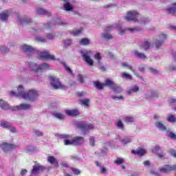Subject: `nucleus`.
<instances>
[{"label": "nucleus", "instance_id": "nucleus-1", "mask_svg": "<svg viewBox=\"0 0 176 176\" xmlns=\"http://www.w3.org/2000/svg\"><path fill=\"white\" fill-rule=\"evenodd\" d=\"M10 95L23 98V100H28L32 102V101H35L38 98V91L32 89L29 90L28 92H25V91H24V87H23V85H19L17 89V93L11 91Z\"/></svg>", "mask_w": 176, "mask_h": 176}, {"label": "nucleus", "instance_id": "nucleus-2", "mask_svg": "<svg viewBox=\"0 0 176 176\" xmlns=\"http://www.w3.org/2000/svg\"><path fill=\"white\" fill-rule=\"evenodd\" d=\"M51 86L56 90L60 89L61 90H67V87L61 83L60 79L54 76H49Z\"/></svg>", "mask_w": 176, "mask_h": 176}, {"label": "nucleus", "instance_id": "nucleus-3", "mask_svg": "<svg viewBox=\"0 0 176 176\" xmlns=\"http://www.w3.org/2000/svg\"><path fill=\"white\" fill-rule=\"evenodd\" d=\"M29 67L32 71H34L35 72L38 71H42L43 69H49L50 65L47 63H43L41 65H38L36 63H34L33 62H30L29 63Z\"/></svg>", "mask_w": 176, "mask_h": 176}, {"label": "nucleus", "instance_id": "nucleus-4", "mask_svg": "<svg viewBox=\"0 0 176 176\" xmlns=\"http://www.w3.org/2000/svg\"><path fill=\"white\" fill-rule=\"evenodd\" d=\"M81 53H82V57L83 61L87 63V64H88V65H89L90 67H92V65H94V61H93V59L90 58V56H91L93 53L91 51H87L85 52H81Z\"/></svg>", "mask_w": 176, "mask_h": 176}, {"label": "nucleus", "instance_id": "nucleus-5", "mask_svg": "<svg viewBox=\"0 0 176 176\" xmlns=\"http://www.w3.org/2000/svg\"><path fill=\"white\" fill-rule=\"evenodd\" d=\"M0 146L2 148L4 152H8V151H13L17 148H19L18 145L9 144L6 142H4L0 144Z\"/></svg>", "mask_w": 176, "mask_h": 176}, {"label": "nucleus", "instance_id": "nucleus-6", "mask_svg": "<svg viewBox=\"0 0 176 176\" xmlns=\"http://www.w3.org/2000/svg\"><path fill=\"white\" fill-rule=\"evenodd\" d=\"M107 85L109 87H111L114 93L119 94L122 91V88H120V87H119L118 85L115 84V82L109 78H107Z\"/></svg>", "mask_w": 176, "mask_h": 176}, {"label": "nucleus", "instance_id": "nucleus-7", "mask_svg": "<svg viewBox=\"0 0 176 176\" xmlns=\"http://www.w3.org/2000/svg\"><path fill=\"white\" fill-rule=\"evenodd\" d=\"M76 126L78 129H80V130L85 132L89 131V130H93V129H94V125H93L92 124H87L84 122H78L76 124Z\"/></svg>", "mask_w": 176, "mask_h": 176}, {"label": "nucleus", "instance_id": "nucleus-8", "mask_svg": "<svg viewBox=\"0 0 176 176\" xmlns=\"http://www.w3.org/2000/svg\"><path fill=\"white\" fill-rule=\"evenodd\" d=\"M137 16H138V12L136 11H129L127 13L126 16L124 17V20H127V21H138L137 19Z\"/></svg>", "mask_w": 176, "mask_h": 176}, {"label": "nucleus", "instance_id": "nucleus-9", "mask_svg": "<svg viewBox=\"0 0 176 176\" xmlns=\"http://www.w3.org/2000/svg\"><path fill=\"white\" fill-rule=\"evenodd\" d=\"M38 57L41 60H51L52 61H54L56 60L54 55L50 54L48 52H40Z\"/></svg>", "mask_w": 176, "mask_h": 176}, {"label": "nucleus", "instance_id": "nucleus-10", "mask_svg": "<svg viewBox=\"0 0 176 176\" xmlns=\"http://www.w3.org/2000/svg\"><path fill=\"white\" fill-rule=\"evenodd\" d=\"M167 39V36L164 34H161L158 36V39L155 41V47L157 49H159L161 47V46L163 45V42Z\"/></svg>", "mask_w": 176, "mask_h": 176}, {"label": "nucleus", "instance_id": "nucleus-11", "mask_svg": "<svg viewBox=\"0 0 176 176\" xmlns=\"http://www.w3.org/2000/svg\"><path fill=\"white\" fill-rule=\"evenodd\" d=\"M160 171L161 173H170V171H175L176 170V164L173 166L169 165H164L163 167L160 168Z\"/></svg>", "mask_w": 176, "mask_h": 176}, {"label": "nucleus", "instance_id": "nucleus-12", "mask_svg": "<svg viewBox=\"0 0 176 176\" xmlns=\"http://www.w3.org/2000/svg\"><path fill=\"white\" fill-rule=\"evenodd\" d=\"M45 170H46V168L44 166H42V165L34 166L31 173L32 174L35 175L36 174H38V173H43V171H45Z\"/></svg>", "mask_w": 176, "mask_h": 176}, {"label": "nucleus", "instance_id": "nucleus-13", "mask_svg": "<svg viewBox=\"0 0 176 176\" xmlns=\"http://www.w3.org/2000/svg\"><path fill=\"white\" fill-rule=\"evenodd\" d=\"M31 106L28 104L22 103L19 106H15L11 108L12 111H21V110H27L30 109Z\"/></svg>", "mask_w": 176, "mask_h": 176}, {"label": "nucleus", "instance_id": "nucleus-14", "mask_svg": "<svg viewBox=\"0 0 176 176\" xmlns=\"http://www.w3.org/2000/svg\"><path fill=\"white\" fill-rule=\"evenodd\" d=\"M126 31H130V32H137L138 31H141V29L134 27V28H128L125 29H120V32H118L119 35H124Z\"/></svg>", "mask_w": 176, "mask_h": 176}, {"label": "nucleus", "instance_id": "nucleus-15", "mask_svg": "<svg viewBox=\"0 0 176 176\" xmlns=\"http://www.w3.org/2000/svg\"><path fill=\"white\" fill-rule=\"evenodd\" d=\"M107 82H108V79L104 80V83L96 80L94 82V86L98 89V90H102L105 86H108V85H107Z\"/></svg>", "mask_w": 176, "mask_h": 176}, {"label": "nucleus", "instance_id": "nucleus-16", "mask_svg": "<svg viewBox=\"0 0 176 176\" xmlns=\"http://www.w3.org/2000/svg\"><path fill=\"white\" fill-rule=\"evenodd\" d=\"M66 115L67 116H71V118H75V116H79V110L78 109H70L65 111Z\"/></svg>", "mask_w": 176, "mask_h": 176}, {"label": "nucleus", "instance_id": "nucleus-17", "mask_svg": "<svg viewBox=\"0 0 176 176\" xmlns=\"http://www.w3.org/2000/svg\"><path fill=\"white\" fill-rule=\"evenodd\" d=\"M47 162L50 164H52V166H55L56 168H58V167H59L58 161L56 159V157L53 156H49L47 157Z\"/></svg>", "mask_w": 176, "mask_h": 176}, {"label": "nucleus", "instance_id": "nucleus-18", "mask_svg": "<svg viewBox=\"0 0 176 176\" xmlns=\"http://www.w3.org/2000/svg\"><path fill=\"white\" fill-rule=\"evenodd\" d=\"M85 142V138L82 136H77L73 139V145H82Z\"/></svg>", "mask_w": 176, "mask_h": 176}, {"label": "nucleus", "instance_id": "nucleus-19", "mask_svg": "<svg viewBox=\"0 0 176 176\" xmlns=\"http://www.w3.org/2000/svg\"><path fill=\"white\" fill-rule=\"evenodd\" d=\"M131 153L133 155H138V156L142 157V156H144V155L146 153V151H145L143 148H139L137 151L132 150Z\"/></svg>", "mask_w": 176, "mask_h": 176}, {"label": "nucleus", "instance_id": "nucleus-20", "mask_svg": "<svg viewBox=\"0 0 176 176\" xmlns=\"http://www.w3.org/2000/svg\"><path fill=\"white\" fill-rule=\"evenodd\" d=\"M0 108H1V109H4L5 111H8V109H10L12 111V108H13V107H9L8 102L0 100Z\"/></svg>", "mask_w": 176, "mask_h": 176}, {"label": "nucleus", "instance_id": "nucleus-21", "mask_svg": "<svg viewBox=\"0 0 176 176\" xmlns=\"http://www.w3.org/2000/svg\"><path fill=\"white\" fill-rule=\"evenodd\" d=\"M61 138H63L65 140V145H74V140H69V135H62Z\"/></svg>", "mask_w": 176, "mask_h": 176}, {"label": "nucleus", "instance_id": "nucleus-22", "mask_svg": "<svg viewBox=\"0 0 176 176\" xmlns=\"http://www.w3.org/2000/svg\"><path fill=\"white\" fill-rule=\"evenodd\" d=\"M19 22L22 25H25V24L28 25L32 23V21L29 18H19Z\"/></svg>", "mask_w": 176, "mask_h": 176}, {"label": "nucleus", "instance_id": "nucleus-23", "mask_svg": "<svg viewBox=\"0 0 176 176\" xmlns=\"http://www.w3.org/2000/svg\"><path fill=\"white\" fill-rule=\"evenodd\" d=\"M37 14H45V16H47V17H50V16H52V13L43 8H38L37 10Z\"/></svg>", "mask_w": 176, "mask_h": 176}, {"label": "nucleus", "instance_id": "nucleus-24", "mask_svg": "<svg viewBox=\"0 0 176 176\" xmlns=\"http://www.w3.org/2000/svg\"><path fill=\"white\" fill-rule=\"evenodd\" d=\"M155 126L159 129L161 131H166L167 130V127L164 126V124L160 122H155Z\"/></svg>", "mask_w": 176, "mask_h": 176}, {"label": "nucleus", "instance_id": "nucleus-25", "mask_svg": "<svg viewBox=\"0 0 176 176\" xmlns=\"http://www.w3.org/2000/svg\"><path fill=\"white\" fill-rule=\"evenodd\" d=\"M151 46H152L151 43L148 41H144L140 46V49H143V50H149V49H151Z\"/></svg>", "mask_w": 176, "mask_h": 176}, {"label": "nucleus", "instance_id": "nucleus-26", "mask_svg": "<svg viewBox=\"0 0 176 176\" xmlns=\"http://www.w3.org/2000/svg\"><path fill=\"white\" fill-rule=\"evenodd\" d=\"M22 50H23V52H28L29 53H31L32 52H34V48L30 46V45H22Z\"/></svg>", "mask_w": 176, "mask_h": 176}, {"label": "nucleus", "instance_id": "nucleus-27", "mask_svg": "<svg viewBox=\"0 0 176 176\" xmlns=\"http://www.w3.org/2000/svg\"><path fill=\"white\" fill-rule=\"evenodd\" d=\"M63 8L67 12H71V10H74V8L71 6V3L68 1H66L63 4Z\"/></svg>", "mask_w": 176, "mask_h": 176}, {"label": "nucleus", "instance_id": "nucleus-28", "mask_svg": "<svg viewBox=\"0 0 176 176\" xmlns=\"http://www.w3.org/2000/svg\"><path fill=\"white\" fill-rule=\"evenodd\" d=\"M80 45H81L82 46H87V45H90V39L87 38H82L80 41Z\"/></svg>", "mask_w": 176, "mask_h": 176}, {"label": "nucleus", "instance_id": "nucleus-29", "mask_svg": "<svg viewBox=\"0 0 176 176\" xmlns=\"http://www.w3.org/2000/svg\"><path fill=\"white\" fill-rule=\"evenodd\" d=\"M0 126H1V127H3L4 129H9V127H10V123H9V122L8 121L3 120L0 121Z\"/></svg>", "mask_w": 176, "mask_h": 176}, {"label": "nucleus", "instance_id": "nucleus-30", "mask_svg": "<svg viewBox=\"0 0 176 176\" xmlns=\"http://www.w3.org/2000/svg\"><path fill=\"white\" fill-rule=\"evenodd\" d=\"M134 54L135 57H138V58H142V60H145V58H146L145 54L138 52V51H135Z\"/></svg>", "mask_w": 176, "mask_h": 176}, {"label": "nucleus", "instance_id": "nucleus-31", "mask_svg": "<svg viewBox=\"0 0 176 176\" xmlns=\"http://www.w3.org/2000/svg\"><path fill=\"white\" fill-rule=\"evenodd\" d=\"M80 102L81 105H84V107H89V104H90V99L89 98H85L83 100H80Z\"/></svg>", "mask_w": 176, "mask_h": 176}, {"label": "nucleus", "instance_id": "nucleus-32", "mask_svg": "<svg viewBox=\"0 0 176 176\" xmlns=\"http://www.w3.org/2000/svg\"><path fill=\"white\" fill-rule=\"evenodd\" d=\"M54 116L57 119H59V120H64V119H65V117L61 113H54Z\"/></svg>", "mask_w": 176, "mask_h": 176}, {"label": "nucleus", "instance_id": "nucleus-33", "mask_svg": "<svg viewBox=\"0 0 176 176\" xmlns=\"http://www.w3.org/2000/svg\"><path fill=\"white\" fill-rule=\"evenodd\" d=\"M116 126L118 129H120V130H124V124H123V122H122V120H118Z\"/></svg>", "mask_w": 176, "mask_h": 176}, {"label": "nucleus", "instance_id": "nucleus-34", "mask_svg": "<svg viewBox=\"0 0 176 176\" xmlns=\"http://www.w3.org/2000/svg\"><path fill=\"white\" fill-rule=\"evenodd\" d=\"M167 120L168 122H170L171 123H175L176 122V117L175 116L173 115V114H170L168 118H167Z\"/></svg>", "mask_w": 176, "mask_h": 176}, {"label": "nucleus", "instance_id": "nucleus-35", "mask_svg": "<svg viewBox=\"0 0 176 176\" xmlns=\"http://www.w3.org/2000/svg\"><path fill=\"white\" fill-rule=\"evenodd\" d=\"M82 30L83 28H80L78 30L72 32L71 34H72V35H74V36H78V35H80V34H82Z\"/></svg>", "mask_w": 176, "mask_h": 176}, {"label": "nucleus", "instance_id": "nucleus-36", "mask_svg": "<svg viewBox=\"0 0 176 176\" xmlns=\"http://www.w3.org/2000/svg\"><path fill=\"white\" fill-rule=\"evenodd\" d=\"M134 122V117L133 116H126L124 119L125 123H133Z\"/></svg>", "mask_w": 176, "mask_h": 176}, {"label": "nucleus", "instance_id": "nucleus-37", "mask_svg": "<svg viewBox=\"0 0 176 176\" xmlns=\"http://www.w3.org/2000/svg\"><path fill=\"white\" fill-rule=\"evenodd\" d=\"M115 164H118L120 166V164H123L124 163V160L123 158L117 157L116 160L114 161Z\"/></svg>", "mask_w": 176, "mask_h": 176}, {"label": "nucleus", "instance_id": "nucleus-38", "mask_svg": "<svg viewBox=\"0 0 176 176\" xmlns=\"http://www.w3.org/2000/svg\"><path fill=\"white\" fill-rule=\"evenodd\" d=\"M8 17H9V14H8V12H3L2 14H0V19L3 21H5V20H7Z\"/></svg>", "mask_w": 176, "mask_h": 176}, {"label": "nucleus", "instance_id": "nucleus-39", "mask_svg": "<svg viewBox=\"0 0 176 176\" xmlns=\"http://www.w3.org/2000/svg\"><path fill=\"white\" fill-rule=\"evenodd\" d=\"M122 67L128 68L129 69H130V71H132V72H133V74L135 73V70L133 68V67L131 65H127L126 63H122Z\"/></svg>", "mask_w": 176, "mask_h": 176}, {"label": "nucleus", "instance_id": "nucleus-40", "mask_svg": "<svg viewBox=\"0 0 176 176\" xmlns=\"http://www.w3.org/2000/svg\"><path fill=\"white\" fill-rule=\"evenodd\" d=\"M102 38H104V39H112V38H113V36H112V34H109V33H103L102 34Z\"/></svg>", "mask_w": 176, "mask_h": 176}, {"label": "nucleus", "instance_id": "nucleus-41", "mask_svg": "<svg viewBox=\"0 0 176 176\" xmlns=\"http://www.w3.org/2000/svg\"><path fill=\"white\" fill-rule=\"evenodd\" d=\"M62 65H63L64 68L65 69L66 71H67L69 74H72V69H71L70 67H68V65H67V63H65V62H62Z\"/></svg>", "mask_w": 176, "mask_h": 176}, {"label": "nucleus", "instance_id": "nucleus-42", "mask_svg": "<svg viewBox=\"0 0 176 176\" xmlns=\"http://www.w3.org/2000/svg\"><path fill=\"white\" fill-rule=\"evenodd\" d=\"M122 78H124L125 79H129V80H131L133 79V76L126 72L122 73Z\"/></svg>", "mask_w": 176, "mask_h": 176}, {"label": "nucleus", "instance_id": "nucleus-43", "mask_svg": "<svg viewBox=\"0 0 176 176\" xmlns=\"http://www.w3.org/2000/svg\"><path fill=\"white\" fill-rule=\"evenodd\" d=\"M89 140L90 145L91 146H95V145H96V140L94 139V137L91 136V137H89Z\"/></svg>", "mask_w": 176, "mask_h": 176}, {"label": "nucleus", "instance_id": "nucleus-44", "mask_svg": "<svg viewBox=\"0 0 176 176\" xmlns=\"http://www.w3.org/2000/svg\"><path fill=\"white\" fill-rule=\"evenodd\" d=\"M64 46L63 47L66 48L68 47V46H71L72 42L71 40H67V41H63Z\"/></svg>", "mask_w": 176, "mask_h": 176}, {"label": "nucleus", "instance_id": "nucleus-45", "mask_svg": "<svg viewBox=\"0 0 176 176\" xmlns=\"http://www.w3.org/2000/svg\"><path fill=\"white\" fill-rule=\"evenodd\" d=\"M168 12L170 14H173V15L175 14V8H173V7L169 8L168 9Z\"/></svg>", "mask_w": 176, "mask_h": 176}, {"label": "nucleus", "instance_id": "nucleus-46", "mask_svg": "<svg viewBox=\"0 0 176 176\" xmlns=\"http://www.w3.org/2000/svg\"><path fill=\"white\" fill-rule=\"evenodd\" d=\"M160 151V146H155L153 149H152V153H157V152Z\"/></svg>", "mask_w": 176, "mask_h": 176}, {"label": "nucleus", "instance_id": "nucleus-47", "mask_svg": "<svg viewBox=\"0 0 176 176\" xmlns=\"http://www.w3.org/2000/svg\"><path fill=\"white\" fill-rule=\"evenodd\" d=\"M113 27V25H109V26H107V27L104 28L105 32H109L110 31H112Z\"/></svg>", "mask_w": 176, "mask_h": 176}, {"label": "nucleus", "instance_id": "nucleus-48", "mask_svg": "<svg viewBox=\"0 0 176 176\" xmlns=\"http://www.w3.org/2000/svg\"><path fill=\"white\" fill-rule=\"evenodd\" d=\"M169 153H170V155L172 156H173V157H175L176 159V152H175V150H173V149H170L168 151Z\"/></svg>", "mask_w": 176, "mask_h": 176}, {"label": "nucleus", "instance_id": "nucleus-49", "mask_svg": "<svg viewBox=\"0 0 176 176\" xmlns=\"http://www.w3.org/2000/svg\"><path fill=\"white\" fill-rule=\"evenodd\" d=\"M111 98L113 100H115L116 101H118V100H123L124 98L122 96H120L119 97H117V96H111Z\"/></svg>", "mask_w": 176, "mask_h": 176}, {"label": "nucleus", "instance_id": "nucleus-50", "mask_svg": "<svg viewBox=\"0 0 176 176\" xmlns=\"http://www.w3.org/2000/svg\"><path fill=\"white\" fill-rule=\"evenodd\" d=\"M168 137H170V138H172V140H175L176 139V135L175 133L170 132L168 134Z\"/></svg>", "mask_w": 176, "mask_h": 176}, {"label": "nucleus", "instance_id": "nucleus-51", "mask_svg": "<svg viewBox=\"0 0 176 176\" xmlns=\"http://www.w3.org/2000/svg\"><path fill=\"white\" fill-rule=\"evenodd\" d=\"M94 58L95 60L100 61V60H101V54L100 53H97L96 54H95Z\"/></svg>", "mask_w": 176, "mask_h": 176}, {"label": "nucleus", "instance_id": "nucleus-52", "mask_svg": "<svg viewBox=\"0 0 176 176\" xmlns=\"http://www.w3.org/2000/svg\"><path fill=\"white\" fill-rule=\"evenodd\" d=\"M131 91H134L135 93L138 91V90H140V87H138V86L137 85H134L132 88H131Z\"/></svg>", "mask_w": 176, "mask_h": 176}, {"label": "nucleus", "instance_id": "nucleus-53", "mask_svg": "<svg viewBox=\"0 0 176 176\" xmlns=\"http://www.w3.org/2000/svg\"><path fill=\"white\" fill-rule=\"evenodd\" d=\"M78 80L80 82V83H83L85 82V80L83 79V76L82 74H78Z\"/></svg>", "mask_w": 176, "mask_h": 176}, {"label": "nucleus", "instance_id": "nucleus-54", "mask_svg": "<svg viewBox=\"0 0 176 176\" xmlns=\"http://www.w3.org/2000/svg\"><path fill=\"white\" fill-rule=\"evenodd\" d=\"M73 173L75 175H79V174H80V170H79V169L73 168Z\"/></svg>", "mask_w": 176, "mask_h": 176}, {"label": "nucleus", "instance_id": "nucleus-55", "mask_svg": "<svg viewBox=\"0 0 176 176\" xmlns=\"http://www.w3.org/2000/svg\"><path fill=\"white\" fill-rule=\"evenodd\" d=\"M77 96L78 97H83L84 96H86V92L85 91L78 92Z\"/></svg>", "mask_w": 176, "mask_h": 176}, {"label": "nucleus", "instance_id": "nucleus-56", "mask_svg": "<svg viewBox=\"0 0 176 176\" xmlns=\"http://www.w3.org/2000/svg\"><path fill=\"white\" fill-rule=\"evenodd\" d=\"M36 41H38V42H46V38L43 37H38L36 38Z\"/></svg>", "mask_w": 176, "mask_h": 176}, {"label": "nucleus", "instance_id": "nucleus-57", "mask_svg": "<svg viewBox=\"0 0 176 176\" xmlns=\"http://www.w3.org/2000/svg\"><path fill=\"white\" fill-rule=\"evenodd\" d=\"M34 133L36 135H37V137H41V135H43L42 132H41L40 131H35Z\"/></svg>", "mask_w": 176, "mask_h": 176}, {"label": "nucleus", "instance_id": "nucleus-58", "mask_svg": "<svg viewBox=\"0 0 176 176\" xmlns=\"http://www.w3.org/2000/svg\"><path fill=\"white\" fill-rule=\"evenodd\" d=\"M1 53H6V52H9V49L5 48V47H1Z\"/></svg>", "mask_w": 176, "mask_h": 176}, {"label": "nucleus", "instance_id": "nucleus-59", "mask_svg": "<svg viewBox=\"0 0 176 176\" xmlns=\"http://www.w3.org/2000/svg\"><path fill=\"white\" fill-rule=\"evenodd\" d=\"M44 28H45V30H50V28H52V25L50 23L45 24Z\"/></svg>", "mask_w": 176, "mask_h": 176}, {"label": "nucleus", "instance_id": "nucleus-60", "mask_svg": "<svg viewBox=\"0 0 176 176\" xmlns=\"http://www.w3.org/2000/svg\"><path fill=\"white\" fill-rule=\"evenodd\" d=\"M47 39H53V38H54V34H48L47 35Z\"/></svg>", "mask_w": 176, "mask_h": 176}, {"label": "nucleus", "instance_id": "nucleus-61", "mask_svg": "<svg viewBox=\"0 0 176 176\" xmlns=\"http://www.w3.org/2000/svg\"><path fill=\"white\" fill-rule=\"evenodd\" d=\"M169 103L170 104H176V99L175 98H170L169 100Z\"/></svg>", "mask_w": 176, "mask_h": 176}, {"label": "nucleus", "instance_id": "nucleus-62", "mask_svg": "<svg viewBox=\"0 0 176 176\" xmlns=\"http://www.w3.org/2000/svg\"><path fill=\"white\" fill-rule=\"evenodd\" d=\"M164 156L165 155L163 153L157 154V157L160 159H164Z\"/></svg>", "mask_w": 176, "mask_h": 176}, {"label": "nucleus", "instance_id": "nucleus-63", "mask_svg": "<svg viewBox=\"0 0 176 176\" xmlns=\"http://www.w3.org/2000/svg\"><path fill=\"white\" fill-rule=\"evenodd\" d=\"M100 71H101L102 72H105V71H107V67H105V66H104V65H102V66L100 67Z\"/></svg>", "mask_w": 176, "mask_h": 176}, {"label": "nucleus", "instance_id": "nucleus-64", "mask_svg": "<svg viewBox=\"0 0 176 176\" xmlns=\"http://www.w3.org/2000/svg\"><path fill=\"white\" fill-rule=\"evenodd\" d=\"M151 97L152 98L157 97V92H156V91L152 92Z\"/></svg>", "mask_w": 176, "mask_h": 176}]
</instances>
